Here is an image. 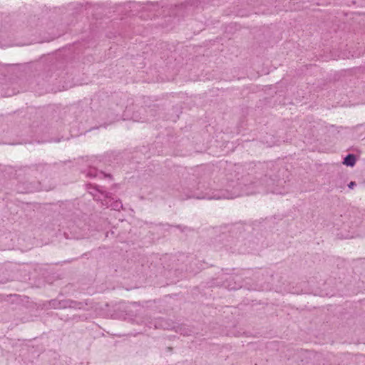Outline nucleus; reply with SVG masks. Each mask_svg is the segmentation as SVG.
<instances>
[{
  "instance_id": "nucleus-1",
  "label": "nucleus",
  "mask_w": 365,
  "mask_h": 365,
  "mask_svg": "<svg viewBox=\"0 0 365 365\" xmlns=\"http://www.w3.org/2000/svg\"><path fill=\"white\" fill-rule=\"evenodd\" d=\"M187 189L192 191H199L200 193L196 197L197 199L207 200H220L232 199L240 196L242 194V184L231 181L225 190H221L219 193L210 194L207 192L208 186L205 182L197 179L195 177L190 178L187 182Z\"/></svg>"
},
{
  "instance_id": "nucleus-2",
  "label": "nucleus",
  "mask_w": 365,
  "mask_h": 365,
  "mask_svg": "<svg viewBox=\"0 0 365 365\" xmlns=\"http://www.w3.org/2000/svg\"><path fill=\"white\" fill-rule=\"evenodd\" d=\"M284 181L280 180L277 176L272 175H264L257 178L252 184L253 187L256 189L255 192H271L277 195H283L286 192L284 187L282 186Z\"/></svg>"
},
{
  "instance_id": "nucleus-3",
  "label": "nucleus",
  "mask_w": 365,
  "mask_h": 365,
  "mask_svg": "<svg viewBox=\"0 0 365 365\" xmlns=\"http://www.w3.org/2000/svg\"><path fill=\"white\" fill-rule=\"evenodd\" d=\"M225 287L230 290H236L242 287V279L237 275H230L226 278Z\"/></svg>"
},
{
  "instance_id": "nucleus-4",
  "label": "nucleus",
  "mask_w": 365,
  "mask_h": 365,
  "mask_svg": "<svg viewBox=\"0 0 365 365\" xmlns=\"http://www.w3.org/2000/svg\"><path fill=\"white\" fill-rule=\"evenodd\" d=\"M343 163L346 166L353 167L356 163V156L354 154H348L344 158Z\"/></svg>"
},
{
  "instance_id": "nucleus-5",
  "label": "nucleus",
  "mask_w": 365,
  "mask_h": 365,
  "mask_svg": "<svg viewBox=\"0 0 365 365\" xmlns=\"http://www.w3.org/2000/svg\"><path fill=\"white\" fill-rule=\"evenodd\" d=\"M110 207L114 210H120L123 207V204L120 200L113 202Z\"/></svg>"
},
{
  "instance_id": "nucleus-6",
  "label": "nucleus",
  "mask_w": 365,
  "mask_h": 365,
  "mask_svg": "<svg viewBox=\"0 0 365 365\" xmlns=\"http://www.w3.org/2000/svg\"><path fill=\"white\" fill-rule=\"evenodd\" d=\"M339 235L340 236V237L344 238V239H351V238L354 237V233H351V234H349V233L344 234V233L341 232V233L339 234Z\"/></svg>"
},
{
  "instance_id": "nucleus-7",
  "label": "nucleus",
  "mask_w": 365,
  "mask_h": 365,
  "mask_svg": "<svg viewBox=\"0 0 365 365\" xmlns=\"http://www.w3.org/2000/svg\"><path fill=\"white\" fill-rule=\"evenodd\" d=\"M87 176L95 178L97 176V171L95 169H91L87 173Z\"/></svg>"
},
{
  "instance_id": "nucleus-8",
  "label": "nucleus",
  "mask_w": 365,
  "mask_h": 365,
  "mask_svg": "<svg viewBox=\"0 0 365 365\" xmlns=\"http://www.w3.org/2000/svg\"><path fill=\"white\" fill-rule=\"evenodd\" d=\"M355 185H356L355 182L351 181V182H350L349 183L348 187H349V188L351 189V188H353Z\"/></svg>"
}]
</instances>
